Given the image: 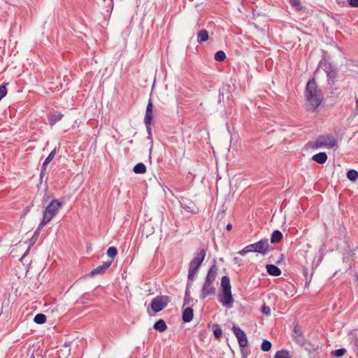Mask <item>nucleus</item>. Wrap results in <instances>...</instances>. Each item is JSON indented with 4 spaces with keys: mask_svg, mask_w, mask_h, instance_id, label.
Masks as SVG:
<instances>
[{
    "mask_svg": "<svg viewBox=\"0 0 358 358\" xmlns=\"http://www.w3.org/2000/svg\"><path fill=\"white\" fill-rule=\"evenodd\" d=\"M308 110H315L322 101L323 96L321 90L318 89L315 78L310 79L306 87L305 92Z\"/></svg>",
    "mask_w": 358,
    "mask_h": 358,
    "instance_id": "obj_1",
    "label": "nucleus"
},
{
    "mask_svg": "<svg viewBox=\"0 0 358 358\" xmlns=\"http://www.w3.org/2000/svg\"><path fill=\"white\" fill-rule=\"evenodd\" d=\"M206 257V250L199 248L194 254V257L189 264L188 280L193 281L199 271V267Z\"/></svg>",
    "mask_w": 358,
    "mask_h": 358,
    "instance_id": "obj_2",
    "label": "nucleus"
},
{
    "mask_svg": "<svg viewBox=\"0 0 358 358\" xmlns=\"http://www.w3.org/2000/svg\"><path fill=\"white\" fill-rule=\"evenodd\" d=\"M62 203L58 199H54L45 208L43 213V218L41 221V225H46L57 215Z\"/></svg>",
    "mask_w": 358,
    "mask_h": 358,
    "instance_id": "obj_3",
    "label": "nucleus"
},
{
    "mask_svg": "<svg viewBox=\"0 0 358 358\" xmlns=\"http://www.w3.org/2000/svg\"><path fill=\"white\" fill-rule=\"evenodd\" d=\"M316 148H327L328 149L338 146L337 141L333 135L319 136L315 142Z\"/></svg>",
    "mask_w": 358,
    "mask_h": 358,
    "instance_id": "obj_4",
    "label": "nucleus"
},
{
    "mask_svg": "<svg viewBox=\"0 0 358 358\" xmlns=\"http://www.w3.org/2000/svg\"><path fill=\"white\" fill-rule=\"evenodd\" d=\"M180 206L188 213L196 214L199 212V208L196 205L186 197H180Z\"/></svg>",
    "mask_w": 358,
    "mask_h": 358,
    "instance_id": "obj_5",
    "label": "nucleus"
},
{
    "mask_svg": "<svg viewBox=\"0 0 358 358\" xmlns=\"http://www.w3.org/2000/svg\"><path fill=\"white\" fill-rule=\"evenodd\" d=\"M232 330L238 340L240 347H246L248 341L245 332L239 327L236 325H233Z\"/></svg>",
    "mask_w": 358,
    "mask_h": 358,
    "instance_id": "obj_6",
    "label": "nucleus"
},
{
    "mask_svg": "<svg viewBox=\"0 0 358 358\" xmlns=\"http://www.w3.org/2000/svg\"><path fill=\"white\" fill-rule=\"evenodd\" d=\"M167 305V300L164 296H157L151 302L150 306L155 313L162 310Z\"/></svg>",
    "mask_w": 358,
    "mask_h": 358,
    "instance_id": "obj_7",
    "label": "nucleus"
},
{
    "mask_svg": "<svg viewBox=\"0 0 358 358\" xmlns=\"http://www.w3.org/2000/svg\"><path fill=\"white\" fill-rule=\"evenodd\" d=\"M215 294V287L213 282H208L205 281L200 294V299H204L210 295H214Z\"/></svg>",
    "mask_w": 358,
    "mask_h": 358,
    "instance_id": "obj_8",
    "label": "nucleus"
},
{
    "mask_svg": "<svg viewBox=\"0 0 358 358\" xmlns=\"http://www.w3.org/2000/svg\"><path fill=\"white\" fill-rule=\"evenodd\" d=\"M256 252L262 255H266L270 249V244L267 238L261 239L259 241L255 243Z\"/></svg>",
    "mask_w": 358,
    "mask_h": 358,
    "instance_id": "obj_9",
    "label": "nucleus"
},
{
    "mask_svg": "<svg viewBox=\"0 0 358 358\" xmlns=\"http://www.w3.org/2000/svg\"><path fill=\"white\" fill-rule=\"evenodd\" d=\"M220 302L223 306L231 308L234 303V299L231 290L222 291V295L220 296Z\"/></svg>",
    "mask_w": 358,
    "mask_h": 358,
    "instance_id": "obj_10",
    "label": "nucleus"
},
{
    "mask_svg": "<svg viewBox=\"0 0 358 358\" xmlns=\"http://www.w3.org/2000/svg\"><path fill=\"white\" fill-rule=\"evenodd\" d=\"M324 70L325 73H327V77L329 79L332 80V83H334V80L336 76V71L334 68V66L331 65V63L325 61L323 64Z\"/></svg>",
    "mask_w": 358,
    "mask_h": 358,
    "instance_id": "obj_11",
    "label": "nucleus"
},
{
    "mask_svg": "<svg viewBox=\"0 0 358 358\" xmlns=\"http://www.w3.org/2000/svg\"><path fill=\"white\" fill-rule=\"evenodd\" d=\"M153 120V105L151 100H149L146 107L145 115L144 117L145 124H151Z\"/></svg>",
    "mask_w": 358,
    "mask_h": 358,
    "instance_id": "obj_12",
    "label": "nucleus"
},
{
    "mask_svg": "<svg viewBox=\"0 0 358 358\" xmlns=\"http://www.w3.org/2000/svg\"><path fill=\"white\" fill-rule=\"evenodd\" d=\"M111 265V262H104L102 265L98 266L90 272L91 276L103 274Z\"/></svg>",
    "mask_w": 358,
    "mask_h": 358,
    "instance_id": "obj_13",
    "label": "nucleus"
},
{
    "mask_svg": "<svg viewBox=\"0 0 358 358\" xmlns=\"http://www.w3.org/2000/svg\"><path fill=\"white\" fill-rule=\"evenodd\" d=\"M218 268L214 264L208 270L205 281L208 282H214L217 275Z\"/></svg>",
    "mask_w": 358,
    "mask_h": 358,
    "instance_id": "obj_14",
    "label": "nucleus"
},
{
    "mask_svg": "<svg viewBox=\"0 0 358 358\" xmlns=\"http://www.w3.org/2000/svg\"><path fill=\"white\" fill-rule=\"evenodd\" d=\"M56 154H57V150H56V148H55L54 150H52L50 152L49 155L46 157V159H45V161L42 165V167H41V176H42L43 174V173L45 172L46 167H47L48 164H50V162L54 159Z\"/></svg>",
    "mask_w": 358,
    "mask_h": 358,
    "instance_id": "obj_15",
    "label": "nucleus"
},
{
    "mask_svg": "<svg viewBox=\"0 0 358 358\" xmlns=\"http://www.w3.org/2000/svg\"><path fill=\"white\" fill-rule=\"evenodd\" d=\"M194 316L193 309L190 307H187L182 312V320L185 322H189Z\"/></svg>",
    "mask_w": 358,
    "mask_h": 358,
    "instance_id": "obj_16",
    "label": "nucleus"
},
{
    "mask_svg": "<svg viewBox=\"0 0 358 358\" xmlns=\"http://www.w3.org/2000/svg\"><path fill=\"white\" fill-rule=\"evenodd\" d=\"M312 159L318 164H323L327 160V155L324 152H321L314 155L312 157Z\"/></svg>",
    "mask_w": 358,
    "mask_h": 358,
    "instance_id": "obj_17",
    "label": "nucleus"
},
{
    "mask_svg": "<svg viewBox=\"0 0 358 358\" xmlns=\"http://www.w3.org/2000/svg\"><path fill=\"white\" fill-rule=\"evenodd\" d=\"M266 271L268 273L273 276H279L281 274V270L274 264H267Z\"/></svg>",
    "mask_w": 358,
    "mask_h": 358,
    "instance_id": "obj_18",
    "label": "nucleus"
},
{
    "mask_svg": "<svg viewBox=\"0 0 358 358\" xmlns=\"http://www.w3.org/2000/svg\"><path fill=\"white\" fill-rule=\"evenodd\" d=\"M44 227H45V225H41V223L40 222L38 227L35 230L32 237L29 240V246H31V245H34V243H36V241H37V239H38V238L39 236L41 231L42 230V229Z\"/></svg>",
    "mask_w": 358,
    "mask_h": 358,
    "instance_id": "obj_19",
    "label": "nucleus"
},
{
    "mask_svg": "<svg viewBox=\"0 0 358 358\" xmlns=\"http://www.w3.org/2000/svg\"><path fill=\"white\" fill-rule=\"evenodd\" d=\"M208 39V32L206 29H201L197 33V42L200 44L207 41Z\"/></svg>",
    "mask_w": 358,
    "mask_h": 358,
    "instance_id": "obj_20",
    "label": "nucleus"
},
{
    "mask_svg": "<svg viewBox=\"0 0 358 358\" xmlns=\"http://www.w3.org/2000/svg\"><path fill=\"white\" fill-rule=\"evenodd\" d=\"M282 234L279 230H275L271 236V243H280L282 239Z\"/></svg>",
    "mask_w": 358,
    "mask_h": 358,
    "instance_id": "obj_21",
    "label": "nucleus"
},
{
    "mask_svg": "<svg viewBox=\"0 0 358 358\" xmlns=\"http://www.w3.org/2000/svg\"><path fill=\"white\" fill-rule=\"evenodd\" d=\"M153 328L159 332H164L166 330L167 326L166 322L163 320L160 319L155 323Z\"/></svg>",
    "mask_w": 358,
    "mask_h": 358,
    "instance_id": "obj_22",
    "label": "nucleus"
},
{
    "mask_svg": "<svg viewBox=\"0 0 358 358\" xmlns=\"http://www.w3.org/2000/svg\"><path fill=\"white\" fill-rule=\"evenodd\" d=\"M63 115L61 113L59 112H55L52 114H51L49 117V122L51 125L55 124L58 121L61 120L62 118Z\"/></svg>",
    "mask_w": 358,
    "mask_h": 358,
    "instance_id": "obj_23",
    "label": "nucleus"
},
{
    "mask_svg": "<svg viewBox=\"0 0 358 358\" xmlns=\"http://www.w3.org/2000/svg\"><path fill=\"white\" fill-rule=\"evenodd\" d=\"M221 286L222 291L231 290L230 279L228 276L224 275L221 279Z\"/></svg>",
    "mask_w": 358,
    "mask_h": 358,
    "instance_id": "obj_24",
    "label": "nucleus"
},
{
    "mask_svg": "<svg viewBox=\"0 0 358 358\" xmlns=\"http://www.w3.org/2000/svg\"><path fill=\"white\" fill-rule=\"evenodd\" d=\"M146 170L145 165L141 162L138 163L133 169L134 172L137 174H143L146 172Z\"/></svg>",
    "mask_w": 358,
    "mask_h": 358,
    "instance_id": "obj_25",
    "label": "nucleus"
},
{
    "mask_svg": "<svg viewBox=\"0 0 358 358\" xmlns=\"http://www.w3.org/2000/svg\"><path fill=\"white\" fill-rule=\"evenodd\" d=\"M347 178L352 182H355L358 178V172L355 169L349 170L347 172Z\"/></svg>",
    "mask_w": 358,
    "mask_h": 358,
    "instance_id": "obj_26",
    "label": "nucleus"
},
{
    "mask_svg": "<svg viewBox=\"0 0 358 358\" xmlns=\"http://www.w3.org/2000/svg\"><path fill=\"white\" fill-rule=\"evenodd\" d=\"M34 322L38 324H43L46 322V316L43 313H38L34 318Z\"/></svg>",
    "mask_w": 358,
    "mask_h": 358,
    "instance_id": "obj_27",
    "label": "nucleus"
},
{
    "mask_svg": "<svg viewBox=\"0 0 358 358\" xmlns=\"http://www.w3.org/2000/svg\"><path fill=\"white\" fill-rule=\"evenodd\" d=\"M274 358H291V356L289 351L286 350H281L275 353Z\"/></svg>",
    "mask_w": 358,
    "mask_h": 358,
    "instance_id": "obj_28",
    "label": "nucleus"
},
{
    "mask_svg": "<svg viewBox=\"0 0 358 358\" xmlns=\"http://www.w3.org/2000/svg\"><path fill=\"white\" fill-rule=\"evenodd\" d=\"M289 2L296 10L299 11L302 10L303 6L300 0H289Z\"/></svg>",
    "mask_w": 358,
    "mask_h": 358,
    "instance_id": "obj_29",
    "label": "nucleus"
},
{
    "mask_svg": "<svg viewBox=\"0 0 358 358\" xmlns=\"http://www.w3.org/2000/svg\"><path fill=\"white\" fill-rule=\"evenodd\" d=\"M214 58L217 62H222L226 58V55L222 50H219L215 52Z\"/></svg>",
    "mask_w": 358,
    "mask_h": 358,
    "instance_id": "obj_30",
    "label": "nucleus"
},
{
    "mask_svg": "<svg viewBox=\"0 0 358 358\" xmlns=\"http://www.w3.org/2000/svg\"><path fill=\"white\" fill-rule=\"evenodd\" d=\"M271 343L267 340H264L262 343V345H261V349L264 351V352H268L271 350Z\"/></svg>",
    "mask_w": 358,
    "mask_h": 358,
    "instance_id": "obj_31",
    "label": "nucleus"
},
{
    "mask_svg": "<svg viewBox=\"0 0 358 358\" xmlns=\"http://www.w3.org/2000/svg\"><path fill=\"white\" fill-rule=\"evenodd\" d=\"M347 352L345 348L337 349L331 352V354L336 357H340L343 356Z\"/></svg>",
    "mask_w": 358,
    "mask_h": 358,
    "instance_id": "obj_32",
    "label": "nucleus"
},
{
    "mask_svg": "<svg viewBox=\"0 0 358 358\" xmlns=\"http://www.w3.org/2000/svg\"><path fill=\"white\" fill-rule=\"evenodd\" d=\"M117 254V250L115 247H110L107 250V255L111 258H114Z\"/></svg>",
    "mask_w": 358,
    "mask_h": 358,
    "instance_id": "obj_33",
    "label": "nucleus"
},
{
    "mask_svg": "<svg viewBox=\"0 0 358 358\" xmlns=\"http://www.w3.org/2000/svg\"><path fill=\"white\" fill-rule=\"evenodd\" d=\"M213 334L215 338L219 339L222 334V329L218 325H216V328L214 329Z\"/></svg>",
    "mask_w": 358,
    "mask_h": 358,
    "instance_id": "obj_34",
    "label": "nucleus"
},
{
    "mask_svg": "<svg viewBox=\"0 0 358 358\" xmlns=\"http://www.w3.org/2000/svg\"><path fill=\"white\" fill-rule=\"evenodd\" d=\"M296 342L299 344L300 345H303L304 343V338L301 333H299L297 336L295 337Z\"/></svg>",
    "mask_w": 358,
    "mask_h": 358,
    "instance_id": "obj_35",
    "label": "nucleus"
},
{
    "mask_svg": "<svg viewBox=\"0 0 358 358\" xmlns=\"http://www.w3.org/2000/svg\"><path fill=\"white\" fill-rule=\"evenodd\" d=\"M7 94V89L5 85H1L0 86V101L6 96Z\"/></svg>",
    "mask_w": 358,
    "mask_h": 358,
    "instance_id": "obj_36",
    "label": "nucleus"
},
{
    "mask_svg": "<svg viewBox=\"0 0 358 358\" xmlns=\"http://www.w3.org/2000/svg\"><path fill=\"white\" fill-rule=\"evenodd\" d=\"M353 342L354 345V352H355L356 355H357V351H358V338H354L352 341Z\"/></svg>",
    "mask_w": 358,
    "mask_h": 358,
    "instance_id": "obj_37",
    "label": "nucleus"
},
{
    "mask_svg": "<svg viewBox=\"0 0 358 358\" xmlns=\"http://www.w3.org/2000/svg\"><path fill=\"white\" fill-rule=\"evenodd\" d=\"M262 312L266 315H269L271 313L270 308L264 305L262 308Z\"/></svg>",
    "mask_w": 358,
    "mask_h": 358,
    "instance_id": "obj_38",
    "label": "nucleus"
},
{
    "mask_svg": "<svg viewBox=\"0 0 358 358\" xmlns=\"http://www.w3.org/2000/svg\"><path fill=\"white\" fill-rule=\"evenodd\" d=\"M192 301H193V299L190 296H185L183 306L189 305L191 302H192Z\"/></svg>",
    "mask_w": 358,
    "mask_h": 358,
    "instance_id": "obj_39",
    "label": "nucleus"
},
{
    "mask_svg": "<svg viewBox=\"0 0 358 358\" xmlns=\"http://www.w3.org/2000/svg\"><path fill=\"white\" fill-rule=\"evenodd\" d=\"M246 249L248 250V252H256V250H255V243L253 244H250V245H247L246 247Z\"/></svg>",
    "mask_w": 358,
    "mask_h": 358,
    "instance_id": "obj_40",
    "label": "nucleus"
},
{
    "mask_svg": "<svg viewBox=\"0 0 358 358\" xmlns=\"http://www.w3.org/2000/svg\"><path fill=\"white\" fill-rule=\"evenodd\" d=\"M146 126V130L148 134V138H152V129H151V124H145Z\"/></svg>",
    "mask_w": 358,
    "mask_h": 358,
    "instance_id": "obj_41",
    "label": "nucleus"
},
{
    "mask_svg": "<svg viewBox=\"0 0 358 358\" xmlns=\"http://www.w3.org/2000/svg\"><path fill=\"white\" fill-rule=\"evenodd\" d=\"M348 3L352 7H358V0H348Z\"/></svg>",
    "mask_w": 358,
    "mask_h": 358,
    "instance_id": "obj_42",
    "label": "nucleus"
},
{
    "mask_svg": "<svg viewBox=\"0 0 358 358\" xmlns=\"http://www.w3.org/2000/svg\"><path fill=\"white\" fill-rule=\"evenodd\" d=\"M192 283H187V287L185 289V296H190V292H189V287H191Z\"/></svg>",
    "mask_w": 358,
    "mask_h": 358,
    "instance_id": "obj_43",
    "label": "nucleus"
},
{
    "mask_svg": "<svg viewBox=\"0 0 358 358\" xmlns=\"http://www.w3.org/2000/svg\"><path fill=\"white\" fill-rule=\"evenodd\" d=\"M355 108L354 110V115H358V96H355Z\"/></svg>",
    "mask_w": 358,
    "mask_h": 358,
    "instance_id": "obj_44",
    "label": "nucleus"
},
{
    "mask_svg": "<svg viewBox=\"0 0 358 358\" xmlns=\"http://www.w3.org/2000/svg\"><path fill=\"white\" fill-rule=\"evenodd\" d=\"M248 250L246 249V248L245 247L243 249H242L241 250H240L238 253L239 255H241V256H244L247 253H248Z\"/></svg>",
    "mask_w": 358,
    "mask_h": 358,
    "instance_id": "obj_45",
    "label": "nucleus"
},
{
    "mask_svg": "<svg viewBox=\"0 0 358 358\" xmlns=\"http://www.w3.org/2000/svg\"><path fill=\"white\" fill-rule=\"evenodd\" d=\"M234 263L238 264L240 265L242 262V259L238 257H234Z\"/></svg>",
    "mask_w": 358,
    "mask_h": 358,
    "instance_id": "obj_46",
    "label": "nucleus"
},
{
    "mask_svg": "<svg viewBox=\"0 0 358 358\" xmlns=\"http://www.w3.org/2000/svg\"><path fill=\"white\" fill-rule=\"evenodd\" d=\"M231 229H232V224H228L227 225V227H226V229H227L228 231H231Z\"/></svg>",
    "mask_w": 358,
    "mask_h": 358,
    "instance_id": "obj_47",
    "label": "nucleus"
},
{
    "mask_svg": "<svg viewBox=\"0 0 358 358\" xmlns=\"http://www.w3.org/2000/svg\"><path fill=\"white\" fill-rule=\"evenodd\" d=\"M294 333L296 334V335L297 336L299 333H301L298 329L296 327H294Z\"/></svg>",
    "mask_w": 358,
    "mask_h": 358,
    "instance_id": "obj_48",
    "label": "nucleus"
},
{
    "mask_svg": "<svg viewBox=\"0 0 358 358\" xmlns=\"http://www.w3.org/2000/svg\"><path fill=\"white\" fill-rule=\"evenodd\" d=\"M64 347H65V348H68V347H69V343H65L64 344Z\"/></svg>",
    "mask_w": 358,
    "mask_h": 358,
    "instance_id": "obj_49",
    "label": "nucleus"
},
{
    "mask_svg": "<svg viewBox=\"0 0 358 358\" xmlns=\"http://www.w3.org/2000/svg\"><path fill=\"white\" fill-rule=\"evenodd\" d=\"M30 358H35L34 356V354L31 355Z\"/></svg>",
    "mask_w": 358,
    "mask_h": 358,
    "instance_id": "obj_50",
    "label": "nucleus"
},
{
    "mask_svg": "<svg viewBox=\"0 0 358 358\" xmlns=\"http://www.w3.org/2000/svg\"><path fill=\"white\" fill-rule=\"evenodd\" d=\"M357 280H358V275H357Z\"/></svg>",
    "mask_w": 358,
    "mask_h": 358,
    "instance_id": "obj_51",
    "label": "nucleus"
},
{
    "mask_svg": "<svg viewBox=\"0 0 358 358\" xmlns=\"http://www.w3.org/2000/svg\"><path fill=\"white\" fill-rule=\"evenodd\" d=\"M110 1H112L113 0H110Z\"/></svg>",
    "mask_w": 358,
    "mask_h": 358,
    "instance_id": "obj_52",
    "label": "nucleus"
}]
</instances>
